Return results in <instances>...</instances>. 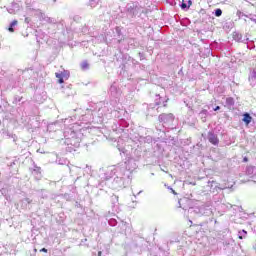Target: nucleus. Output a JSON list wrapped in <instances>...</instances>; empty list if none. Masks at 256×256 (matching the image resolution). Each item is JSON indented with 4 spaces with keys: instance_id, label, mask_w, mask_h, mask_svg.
Segmentation results:
<instances>
[{
    "instance_id": "obj_1",
    "label": "nucleus",
    "mask_w": 256,
    "mask_h": 256,
    "mask_svg": "<svg viewBox=\"0 0 256 256\" xmlns=\"http://www.w3.org/2000/svg\"><path fill=\"white\" fill-rule=\"evenodd\" d=\"M117 177L113 180V185L115 189H121V187H125V179H129V174L125 175V173H129L125 166L117 167Z\"/></svg>"
},
{
    "instance_id": "obj_2",
    "label": "nucleus",
    "mask_w": 256,
    "mask_h": 256,
    "mask_svg": "<svg viewBox=\"0 0 256 256\" xmlns=\"http://www.w3.org/2000/svg\"><path fill=\"white\" fill-rule=\"evenodd\" d=\"M173 114H161L159 116V121H161L162 123H171L173 122Z\"/></svg>"
},
{
    "instance_id": "obj_3",
    "label": "nucleus",
    "mask_w": 256,
    "mask_h": 256,
    "mask_svg": "<svg viewBox=\"0 0 256 256\" xmlns=\"http://www.w3.org/2000/svg\"><path fill=\"white\" fill-rule=\"evenodd\" d=\"M56 77L58 80V83H64V80L63 79H69V71H64V72H61V73H56Z\"/></svg>"
},
{
    "instance_id": "obj_4",
    "label": "nucleus",
    "mask_w": 256,
    "mask_h": 256,
    "mask_svg": "<svg viewBox=\"0 0 256 256\" xmlns=\"http://www.w3.org/2000/svg\"><path fill=\"white\" fill-rule=\"evenodd\" d=\"M208 141H209L210 143H212V145H218V143H219V138H217V135H215L214 133L209 132V133H208Z\"/></svg>"
},
{
    "instance_id": "obj_5",
    "label": "nucleus",
    "mask_w": 256,
    "mask_h": 256,
    "mask_svg": "<svg viewBox=\"0 0 256 256\" xmlns=\"http://www.w3.org/2000/svg\"><path fill=\"white\" fill-rule=\"evenodd\" d=\"M20 205L22 207V209H27V207H29V205H31V199L29 198H24L20 201Z\"/></svg>"
},
{
    "instance_id": "obj_6",
    "label": "nucleus",
    "mask_w": 256,
    "mask_h": 256,
    "mask_svg": "<svg viewBox=\"0 0 256 256\" xmlns=\"http://www.w3.org/2000/svg\"><path fill=\"white\" fill-rule=\"evenodd\" d=\"M193 5V1L188 0L187 3H185V0L182 1L181 9H189Z\"/></svg>"
},
{
    "instance_id": "obj_7",
    "label": "nucleus",
    "mask_w": 256,
    "mask_h": 256,
    "mask_svg": "<svg viewBox=\"0 0 256 256\" xmlns=\"http://www.w3.org/2000/svg\"><path fill=\"white\" fill-rule=\"evenodd\" d=\"M243 121L244 123H246V125H249V123H251L252 121L251 115H249L248 113L244 114Z\"/></svg>"
},
{
    "instance_id": "obj_8",
    "label": "nucleus",
    "mask_w": 256,
    "mask_h": 256,
    "mask_svg": "<svg viewBox=\"0 0 256 256\" xmlns=\"http://www.w3.org/2000/svg\"><path fill=\"white\" fill-rule=\"evenodd\" d=\"M250 83H256V70L252 72V75L249 77Z\"/></svg>"
},
{
    "instance_id": "obj_9",
    "label": "nucleus",
    "mask_w": 256,
    "mask_h": 256,
    "mask_svg": "<svg viewBox=\"0 0 256 256\" xmlns=\"http://www.w3.org/2000/svg\"><path fill=\"white\" fill-rule=\"evenodd\" d=\"M238 237H239V239H245V237H247V231L242 230V231L238 232Z\"/></svg>"
},
{
    "instance_id": "obj_10",
    "label": "nucleus",
    "mask_w": 256,
    "mask_h": 256,
    "mask_svg": "<svg viewBox=\"0 0 256 256\" xmlns=\"http://www.w3.org/2000/svg\"><path fill=\"white\" fill-rule=\"evenodd\" d=\"M13 27H17V20L12 21V23L10 24V27L8 29L10 33H13V31H15Z\"/></svg>"
},
{
    "instance_id": "obj_11",
    "label": "nucleus",
    "mask_w": 256,
    "mask_h": 256,
    "mask_svg": "<svg viewBox=\"0 0 256 256\" xmlns=\"http://www.w3.org/2000/svg\"><path fill=\"white\" fill-rule=\"evenodd\" d=\"M221 15H223V11H222L221 9H219V8L216 9V10H215V16H216V17H221Z\"/></svg>"
},
{
    "instance_id": "obj_12",
    "label": "nucleus",
    "mask_w": 256,
    "mask_h": 256,
    "mask_svg": "<svg viewBox=\"0 0 256 256\" xmlns=\"http://www.w3.org/2000/svg\"><path fill=\"white\" fill-rule=\"evenodd\" d=\"M234 103L235 102L233 101V98H227L226 99V105H230L231 106V105H234Z\"/></svg>"
},
{
    "instance_id": "obj_13",
    "label": "nucleus",
    "mask_w": 256,
    "mask_h": 256,
    "mask_svg": "<svg viewBox=\"0 0 256 256\" xmlns=\"http://www.w3.org/2000/svg\"><path fill=\"white\" fill-rule=\"evenodd\" d=\"M200 117H201L202 119H205V118L207 117V110H202V111L200 112Z\"/></svg>"
},
{
    "instance_id": "obj_14",
    "label": "nucleus",
    "mask_w": 256,
    "mask_h": 256,
    "mask_svg": "<svg viewBox=\"0 0 256 256\" xmlns=\"http://www.w3.org/2000/svg\"><path fill=\"white\" fill-rule=\"evenodd\" d=\"M81 69H89V63H87V62H82V64H81Z\"/></svg>"
},
{
    "instance_id": "obj_15",
    "label": "nucleus",
    "mask_w": 256,
    "mask_h": 256,
    "mask_svg": "<svg viewBox=\"0 0 256 256\" xmlns=\"http://www.w3.org/2000/svg\"><path fill=\"white\" fill-rule=\"evenodd\" d=\"M247 175H251L253 173V166H249L246 170Z\"/></svg>"
},
{
    "instance_id": "obj_16",
    "label": "nucleus",
    "mask_w": 256,
    "mask_h": 256,
    "mask_svg": "<svg viewBox=\"0 0 256 256\" xmlns=\"http://www.w3.org/2000/svg\"><path fill=\"white\" fill-rule=\"evenodd\" d=\"M33 175H38L37 179H41V172H39V169L38 170H34L33 171Z\"/></svg>"
},
{
    "instance_id": "obj_17",
    "label": "nucleus",
    "mask_w": 256,
    "mask_h": 256,
    "mask_svg": "<svg viewBox=\"0 0 256 256\" xmlns=\"http://www.w3.org/2000/svg\"><path fill=\"white\" fill-rule=\"evenodd\" d=\"M185 202H189V200H187V198H184V199L179 200V205H180V207H181L182 209H185V207H183V206L181 205V203H185Z\"/></svg>"
},
{
    "instance_id": "obj_18",
    "label": "nucleus",
    "mask_w": 256,
    "mask_h": 256,
    "mask_svg": "<svg viewBox=\"0 0 256 256\" xmlns=\"http://www.w3.org/2000/svg\"><path fill=\"white\" fill-rule=\"evenodd\" d=\"M234 39H235L236 41H241V34L235 33V34H234Z\"/></svg>"
},
{
    "instance_id": "obj_19",
    "label": "nucleus",
    "mask_w": 256,
    "mask_h": 256,
    "mask_svg": "<svg viewBox=\"0 0 256 256\" xmlns=\"http://www.w3.org/2000/svg\"><path fill=\"white\" fill-rule=\"evenodd\" d=\"M0 193H1L2 195H7V190H5L4 188H2V189L0 190Z\"/></svg>"
},
{
    "instance_id": "obj_20",
    "label": "nucleus",
    "mask_w": 256,
    "mask_h": 256,
    "mask_svg": "<svg viewBox=\"0 0 256 256\" xmlns=\"http://www.w3.org/2000/svg\"><path fill=\"white\" fill-rule=\"evenodd\" d=\"M251 178H252V181H253L254 183H256V175L252 176Z\"/></svg>"
},
{
    "instance_id": "obj_21",
    "label": "nucleus",
    "mask_w": 256,
    "mask_h": 256,
    "mask_svg": "<svg viewBox=\"0 0 256 256\" xmlns=\"http://www.w3.org/2000/svg\"><path fill=\"white\" fill-rule=\"evenodd\" d=\"M40 251H41L42 253H47V249H46V248H42Z\"/></svg>"
},
{
    "instance_id": "obj_22",
    "label": "nucleus",
    "mask_w": 256,
    "mask_h": 256,
    "mask_svg": "<svg viewBox=\"0 0 256 256\" xmlns=\"http://www.w3.org/2000/svg\"><path fill=\"white\" fill-rule=\"evenodd\" d=\"M93 3H95V0H91V1H90L91 7H93Z\"/></svg>"
},
{
    "instance_id": "obj_23",
    "label": "nucleus",
    "mask_w": 256,
    "mask_h": 256,
    "mask_svg": "<svg viewBox=\"0 0 256 256\" xmlns=\"http://www.w3.org/2000/svg\"><path fill=\"white\" fill-rule=\"evenodd\" d=\"M219 109H221V107L217 106L216 108H214V111H219Z\"/></svg>"
},
{
    "instance_id": "obj_24",
    "label": "nucleus",
    "mask_w": 256,
    "mask_h": 256,
    "mask_svg": "<svg viewBox=\"0 0 256 256\" xmlns=\"http://www.w3.org/2000/svg\"><path fill=\"white\" fill-rule=\"evenodd\" d=\"M172 193H173L174 195H176L175 190H173V189H172Z\"/></svg>"
},
{
    "instance_id": "obj_25",
    "label": "nucleus",
    "mask_w": 256,
    "mask_h": 256,
    "mask_svg": "<svg viewBox=\"0 0 256 256\" xmlns=\"http://www.w3.org/2000/svg\"><path fill=\"white\" fill-rule=\"evenodd\" d=\"M251 21H256L255 18H251Z\"/></svg>"
},
{
    "instance_id": "obj_26",
    "label": "nucleus",
    "mask_w": 256,
    "mask_h": 256,
    "mask_svg": "<svg viewBox=\"0 0 256 256\" xmlns=\"http://www.w3.org/2000/svg\"><path fill=\"white\" fill-rule=\"evenodd\" d=\"M113 89H115V87L112 86V87H111V91H113Z\"/></svg>"
},
{
    "instance_id": "obj_27",
    "label": "nucleus",
    "mask_w": 256,
    "mask_h": 256,
    "mask_svg": "<svg viewBox=\"0 0 256 256\" xmlns=\"http://www.w3.org/2000/svg\"><path fill=\"white\" fill-rule=\"evenodd\" d=\"M98 256H101V252H98Z\"/></svg>"
},
{
    "instance_id": "obj_28",
    "label": "nucleus",
    "mask_w": 256,
    "mask_h": 256,
    "mask_svg": "<svg viewBox=\"0 0 256 256\" xmlns=\"http://www.w3.org/2000/svg\"><path fill=\"white\" fill-rule=\"evenodd\" d=\"M244 161H247V158H244Z\"/></svg>"
},
{
    "instance_id": "obj_29",
    "label": "nucleus",
    "mask_w": 256,
    "mask_h": 256,
    "mask_svg": "<svg viewBox=\"0 0 256 256\" xmlns=\"http://www.w3.org/2000/svg\"><path fill=\"white\" fill-rule=\"evenodd\" d=\"M113 223V221H110V224Z\"/></svg>"
}]
</instances>
